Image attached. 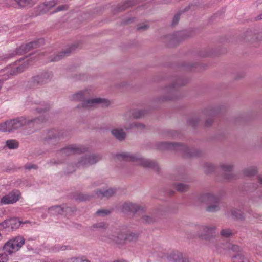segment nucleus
Wrapping results in <instances>:
<instances>
[{
  "label": "nucleus",
  "instance_id": "obj_1",
  "mask_svg": "<svg viewBox=\"0 0 262 262\" xmlns=\"http://www.w3.org/2000/svg\"><path fill=\"white\" fill-rule=\"evenodd\" d=\"M86 91H80L73 95V99L81 101V105H78V108H90L100 105L102 107H107L110 104V102L106 99L96 98L85 100Z\"/></svg>",
  "mask_w": 262,
  "mask_h": 262
},
{
  "label": "nucleus",
  "instance_id": "obj_2",
  "mask_svg": "<svg viewBox=\"0 0 262 262\" xmlns=\"http://www.w3.org/2000/svg\"><path fill=\"white\" fill-rule=\"evenodd\" d=\"M241 39L245 43L257 47L262 42V31L257 29L247 30L243 33Z\"/></svg>",
  "mask_w": 262,
  "mask_h": 262
},
{
  "label": "nucleus",
  "instance_id": "obj_3",
  "mask_svg": "<svg viewBox=\"0 0 262 262\" xmlns=\"http://www.w3.org/2000/svg\"><path fill=\"white\" fill-rule=\"evenodd\" d=\"M198 200L201 203L208 205L206 210L209 212H215L220 209L219 206L220 199L212 193L202 194L199 196Z\"/></svg>",
  "mask_w": 262,
  "mask_h": 262
},
{
  "label": "nucleus",
  "instance_id": "obj_4",
  "mask_svg": "<svg viewBox=\"0 0 262 262\" xmlns=\"http://www.w3.org/2000/svg\"><path fill=\"white\" fill-rule=\"evenodd\" d=\"M157 148L160 150H181L183 152V155L186 157H191L194 156V154L190 151V149H188L184 145L179 143L161 142L157 145Z\"/></svg>",
  "mask_w": 262,
  "mask_h": 262
},
{
  "label": "nucleus",
  "instance_id": "obj_5",
  "mask_svg": "<svg viewBox=\"0 0 262 262\" xmlns=\"http://www.w3.org/2000/svg\"><path fill=\"white\" fill-rule=\"evenodd\" d=\"M117 157L119 159H122L126 161H139V163L144 167L158 169V166L155 162L143 159L132 154L128 153L122 154L118 155Z\"/></svg>",
  "mask_w": 262,
  "mask_h": 262
},
{
  "label": "nucleus",
  "instance_id": "obj_6",
  "mask_svg": "<svg viewBox=\"0 0 262 262\" xmlns=\"http://www.w3.org/2000/svg\"><path fill=\"white\" fill-rule=\"evenodd\" d=\"M30 121H27L25 118L21 117L7 121L3 124H0V130L2 132H11L26 125Z\"/></svg>",
  "mask_w": 262,
  "mask_h": 262
},
{
  "label": "nucleus",
  "instance_id": "obj_7",
  "mask_svg": "<svg viewBox=\"0 0 262 262\" xmlns=\"http://www.w3.org/2000/svg\"><path fill=\"white\" fill-rule=\"evenodd\" d=\"M25 239L22 236H17L8 241L4 246L5 252L11 254L13 252L18 251L24 244Z\"/></svg>",
  "mask_w": 262,
  "mask_h": 262
},
{
  "label": "nucleus",
  "instance_id": "obj_8",
  "mask_svg": "<svg viewBox=\"0 0 262 262\" xmlns=\"http://www.w3.org/2000/svg\"><path fill=\"white\" fill-rule=\"evenodd\" d=\"M216 227L214 225L203 226L198 234L199 237L207 242L215 238V232Z\"/></svg>",
  "mask_w": 262,
  "mask_h": 262
},
{
  "label": "nucleus",
  "instance_id": "obj_9",
  "mask_svg": "<svg viewBox=\"0 0 262 262\" xmlns=\"http://www.w3.org/2000/svg\"><path fill=\"white\" fill-rule=\"evenodd\" d=\"M20 198V192L19 191H12L7 195L3 196L0 200V204H13L18 201Z\"/></svg>",
  "mask_w": 262,
  "mask_h": 262
},
{
  "label": "nucleus",
  "instance_id": "obj_10",
  "mask_svg": "<svg viewBox=\"0 0 262 262\" xmlns=\"http://www.w3.org/2000/svg\"><path fill=\"white\" fill-rule=\"evenodd\" d=\"M102 157L99 155H91L82 157L79 162V166H89L100 160Z\"/></svg>",
  "mask_w": 262,
  "mask_h": 262
},
{
  "label": "nucleus",
  "instance_id": "obj_11",
  "mask_svg": "<svg viewBox=\"0 0 262 262\" xmlns=\"http://www.w3.org/2000/svg\"><path fill=\"white\" fill-rule=\"evenodd\" d=\"M221 169L227 173L225 174V178L228 180H231L236 178V175L232 173L233 165L231 163H223L220 165Z\"/></svg>",
  "mask_w": 262,
  "mask_h": 262
},
{
  "label": "nucleus",
  "instance_id": "obj_12",
  "mask_svg": "<svg viewBox=\"0 0 262 262\" xmlns=\"http://www.w3.org/2000/svg\"><path fill=\"white\" fill-rule=\"evenodd\" d=\"M20 222L16 218L10 219L5 220L0 224V229L5 228H10L12 229H16L19 227Z\"/></svg>",
  "mask_w": 262,
  "mask_h": 262
},
{
  "label": "nucleus",
  "instance_id": "obj_13",
  "mask_svg": "<svg viewBox=\"0 0 262 262\" xmlns=\"http://www.w3.org/2000/svg\"><path fill=\"white\" fill-rule=\"evenodd\" d=\"M165 93H166L167 96L166 97L160 98L159 99V101H166L169 100H173L177 99V96L176 94V90L174 88V86H169L166 88L164 90Z\"/></svg>",
  "mask_w": 262,
  "mask_h": 262
},
{
  "label": "nucleus",
  "instance_id": "obj_14",
  "mask_svg": "<svg viewBox=\"0 0 262 262\" xmlns=\"http://www.w3.org/2000/svg\"><path fill=\"white\" fill-rule=\"evenodd\" d=\"M222 246L224 249L227 248L228 250H231L234 252L238 253L242 251V248L237 245L230 243H220L217 244L216 246V249L220 252H222L221 248H222Z\"/></svg>",
  "mask_w": 262,
  "mask_h": 262
},
{
  "label": "nucleus",
  "instance_id": "obj_15",
  "mask_svg": "<svg viewBox=\"0 0 262 262\" xmlns=\"http://www.w3.org/2000/svg\"><path fill=\"white\" fill-rule=\"evenodd\" d=\"M86 150V149L85 148H81L80 147L72 145L63 149L62 150V152L64 154L70 155L75 154L82 153L85 151Z\"/></svg>",
  "mask_w": 262,
  "mask_h": 262
},
{
  "label": "nucleus",
  "instance_id": "obj_16",
  "mask_svg": "<svg viewBox=\"0 0 262 262\" xmlns=\"http://www.w3.org/2000/svg\"><path fill=\"white\" fill-rule=\"evenodd\" d=\"M38 46V41H32L25 45H22L19 49H17V51L16 54H21L30 51L31 49L37 48Z\"/></svg>",
  "mask_w": 262,
  "mask_h": 262
},
{
  "label": "nucleus",
  "instance_id": "obj_17",
  "mask_svg": "<svg viewBox=\"0 0 262 262\" xmlns=\"http://www.w3.org/2000/svg\"><path fill=\"white\" fill-rule=\"evenodd\" d=\"M115 193V190L110 188L107 190H99L96 192V196L99 199L109 198Z\"/></svg>",
  "mask_w": 262,
  "mask_h": 262
},
{
  "label": "nucleus",
  "instance_id": "obj_18",
  "mask_svg": "<svg viewBox=\"0 0 262 262\" xmlns=\"http://www.w3.org/2000/svg\"><path fill=\"white\" fill-rule=\"evenodd\" d=\"M57 4V3L55 0L47 1L39 5V9L41 12L46 13L55 6Z\"/></svg>",
  "mask_w": 262,
  "mask_h": 262
},
{
  "label": "nucleus",
  "instance_id": "obj_19",
  "mask_svg": "<svg viewBox=\"0 0 262 262\" xmlns=\"http://www.w3.org/2000/svg\"><path fill=\"white\" fill-rule=\"evenodd\" d=\"M141 207L132 203H125L122 206V211L125 212H136L141 209Z\"/></svg>",
  "mask_w": 262,
  "mask_h": 262
},
{
  "label": "nucleus",
  "instance_id": "obj_20",
  "mask_svg": "<svg viewBox=\"0 0 262 262\" xmlns=\"http://www.w3.org/2000/svg\"><path fill=\"white\" fill-rule=\"evenodd\" d=\"M50 74L45 73L33 78V82L34 84H43L47 82L49 79Z\"/></svg>",
  "mask_w": 262,
  "mask_h": 262
},
{
  "label": "nucleus",
  "instance_id": "obj_21",
  "mask_svg": "<svg viewBox=\"0 0 262 262\" xmlns=\"http://www.w3.org/2000/svg\"><path fill=\"white\" fill-rule=\"evenodd\" d=\"M28 66V62L27 61V62H24L20 66L12 68L11 69H10V68H7L6 70L8 72H10V75H13L24 71Z\"/></svg>",
  "mask_w": 262,
  "mask_h": 262
},
{
  "label": "nucleus",
  "instance_id": "obj_22",
  "mask_svg": "<svg viewBox=\"0 0 262 262\" xmlns=\"http://www.w3.org/2000/svg\"><path fill=\"white\" fill-rule=\"evenodd\" d=\"M125 237L126 234L120 233L117 236L111 235L109 238L117 244H122L126 242Z\"/></svg>",
  "mask_w": 262,
  "mask_h": 262
},
{
  "label": "nucleus",
  "instance_id": "obj_23",
  "mask_svg": "<svg viewBox=\"0 0 262 262\" xmlns=\"http://www.w3.org/2000/svg\"><path fill=\"white\" fill-rule=\"evenodd\" d=\"M112 135L119 140H123L126 136L125 133L122 129H114L111 131Z\"/></svg>",
  "mask_w": 262,
  "mask_h": 262
},
{
  "label": "nucleus",
  "instance_id": "obj_24",
  "mask_svg": "<svg viewBox=\"0 0 262 262\" xmlns=\"http://www.w3.org/2000/svg\"><path fill=\"white\" fill-rule=\"evenodd\" d=\"M175 262H188L186 257H183L182 253L178 252H174L170 255Z\"/></svg>",
  "mask_w": 262,
  "mask_h": 262
},
{
  "label": "nucleus",
  "instance_id": "obj_25",
  "mask_svg": "<svg viewBox=\"0 0 262 262\" xmlns=\"http://www.w3.org/2000/svg\"><path fill=\"white\" fill-rule=\"evenodd\" d=\"M17 4L21 8L31 7L35 3L33 0H14Z\"/></svg>",
  "mask_w": 262,
  "mask_h": 262
},
{
  "label": "nucleus",
  "instance_id": "obj_26",
  "mask_svg": "<svg viewBox=\"0 0 262 262\" xmlns=\"http://www.w3.org/2000/svg\"><path fill=\"white\" fill-rule=\"evenodd\" d=\"M231 215L236 219L240 221H244L245 219L244 213L240 210L233 209L231 211Z\"/></svg>",
  "mask_w": 262,
  "mask_h": 262
},
{
  "label": "nucleus",
  "instance_id": "obj_27",
  "mask_svg": "<svg viewBox=\"0 0 262 262\" xmlns=\"http://www.w3.org/2000/svg\"><path fill=\"white\" fill-rule=\"evenodd\" d=\"M75 48V47L74 46H72L66 50L60 52L58 55L54 57V61H58L62 57L68 56Z\"/></svg>",
  "mask_w": 262,
  "mask_h": 262
},
{
  "label": "nucleus",
  "instance_id": "obj_28",
  "mask_svg": "<svg viewBox=\"0 0 262 262\" xmlns=\"http://www.w3.org/2000/svg\"><path fill=\"white\" fill-rule=\"evenodd\" d=\"M257 172V169L255 167L246 168L243 170V174L245 176L251 177L255 176Z\"/></svg>",
  "mask_w": 262,
  "mask_h": 262
},
{
  "label": "nucleus",
  "instance_id": "obj_29",
  "mask_svg": "<svg viewBox=\"0 0 262 262\" xmlns=\"http://www.w3.org/2000/svg\"><path fill=\"white\" fill-rule=\"evenodd\" d=\"M145 127V126L144 124L138 122L132 123L130 124H129L128 125H125L124 126V128L126 129H129L133 128H136L138 129L142 130L144 129Z\"/></svg>",
  "mask_w": 262,
  "mask_h": 262
},
{
  "label": "nucleus",
  "instance_id": "obj_30",
  "mask_svg": "<svg viewBox=\"0 0 262 262\" xmlns=\"http://www.w3.org/2000/svg\"><path fill=\"white\" fill-rule=\"evenodd\" d=\"M135 4L134 1L133 0H129L126 2H125L121 5L119 6L118 9L119 11H123L125 10L126 9L129 8L130 6H132Z\"/></svg>",
  "mask_w": 262,
  "mask_h": 262
},
{
  "label": "nucleus",
  "instance_id": "obj_31",
  "mask_svg": "<svg viewBox=\"0 0 262 262\" xmlns=\"http://www.w3.org/2000/svg\"><path fill=\"white\" fill-rule=\"evenodd\" d=\"M138 238V235L134 233H129L126 234V242H135Z\"/></svg>",
  "mask_w": 262,
  "mask_h": 262
},
{
  "label": "nucleus",
  "instance_id": "obj_32",
  "mask_svg": "<svg viewBox=\"0 0 262 262\" xmlns=\"http://www.w3.org/2000/svg\"><path fill=\"white\" fill-rule=\"evenodd\" d=\"M189 186L183 183H178L176 185V189L181 192L187 191L189 189Z\"/></svg>",
  "mask_w": 262,
  "mask_h": 262
},
{
  "label": "nucleus",
  "instance_id": "obj_33",
  "mask_svg": "<svg viewBox=\"0 0 262 262\" xmlns=\"http://www.w3.org/2000/svg\"><path fill=\"white\" fill-rule=\"evenodd\" d=\"M233 234L232 230L230 229H223L220 232V235L224 237L228 238Z\"/></svg>",
  "mask_w": 262,
  "mask_h": 262
},
{
  "label": "nucleus",
  "instance_id": "obj_34",
  "mask_svg": "<svg viewBox=\"0 0 262 262\" xmlns=\"http://www.w3.org/2000/svg\"><path fill=\"white\" fill-rule=\"evenodd\" d=\"M6 145L9 149H16L18 147V143L14 140H9L6 141Z\"/></svg>",
  "mask_w": 262,
  "mask_h": 262
},
{
  "label": "nucleus",
  "instance_id": "obj_35",
  "mask_svg": "<svg viewBox=\"0 0 262 262\" xmlns=\"http://www.w3.org/2000/svg\"><path fill=\"white\" fill-rule=\"evenodd\" d=\"M111 213V210L106 209H99L96 212L97 216H104L110 214Z\"/></svg>",
  "mask_w": 262,
  "mask_h": 262
},
{
  "label": "nucleus",
  "instance_id": "obj_36",
  "mask_svg": "<svg viewBox=\"0 0 262 262\" xmlns=\"http://www.w3.org/2000/svg\"><path fill=\"white\" fill-rule=\"evenodd\" d=\"M145 114V112L144 111L139 110L134 111L132 113V115L134 118L139 119L144 116Z\"/></svg>",
  "mask_w": 262,
  "mask_h": 262
},
{
  "label": "nucleus",
  "instance_id": "obj_37",
  "mask_svg": "<svg viewBox=\"0 0 262 262\" xmlns=\"http://www.w3.org/2000/svg\"><path fill=\"white\" fill-rule=\"evenodd\" d=\"M49 209L53 214H61L63 211V208L60 206L52 207Z\"/></svg>",
  "mask_w": 262,
  "mask_h": 262
},
{
  "label": "nucleus",
  "instance_id": "obj_38",
  "mask_svg": "<svg viewBox=\"0 0 262 262\" xmlns=\"http://www.w3.org/2000/svg\"><path fill=\"white\" fill-rule=\"evenodd\" d=\"M91 196L90 195L84 194H78L75 198V199L79 201H85L89 200Z\"/></svg>",
  "mask_w": 262,
  "mask_h": 262
},
{
  "label": "nucleus",
  "instance_id": "obj_39",
  "mask_svg": "<svg viewBox=\"0 0 262 262\" xmlns=\"http://www.w3.org/2000/svg\"><path fill=\"white\" fill-rule=\"evenodd\" d=\"M67 262H90L84 257H74L70 258Z\"/></svg>",
  "mask_w": 262,
  "mask_h": 262
},
{
  "label": "nucleus",
  "instance_id": "obj_40",
  "mask_svg": "<svg viewBox=\"0 0 262 262\" xmlns=\"http://www.w3.org/2000/svg\"><path fill=\"white\" fill-rule=\"evenodd\" d=\"M130 119H131L130 114L129 113H126V114H125L124 115H123V116H122V120L124 122V126L125 125H128L129 124H131V123H129V120H130Z\"/></svg>",
  "mask_w": 262,
  "mask_h": 262
},
{
  "label": "nucleus",
  "instance_id": "obj_41",
  "mask_svg": "<svg viewBox=\"0 0 262 262\" xmlns=\"http://www.w3.org/2000/svg\"><path fill=\"white\" fill-rule=\"evenodd\" d=\"M244 256L237 254L232 257V262H244Z\"/></svg>",
  "mask_w": 262,
  "mask_h": 262
},
{
  "label": "nucleus",
  "instance_id": "obj_42",
  "mask_svg": "<svg viewBox=\"0 0 262 262\" xmlns=\"http://www.w3.org/2000/svg\"><path fill=\"white\" fill-rule=\"evenodd\" d=\"M107 225L104 222H100L93 225V227L99 229H105Z\"/></svg>",
  "mask_w": 262,
  "mask_h": 262
},
{
  "label": "nucleus",
  "instance_id": "obj_43",
  "mask_svg": "<svg viewBox=\"0 0 262 262\" xmlns=\"http://www.w3.org/2000/svg\"><path fill=\"white\" fill-rule=\"evenodd\" d=\"M199 122V119L197 118H192L189 120L188 123L192 126H195Z\"/></svg>",
  "mask_w": 262,
  "mask_h": 262
},
{
  "label": "nucleus",
  "instance_id": "obj_44",
  "mask_svg": "<svg viewBox=\"0 0 262 262\" xmlns=\"http://www.w3.org/2000/svg\"><path fill=\"white\" fill-rule=\"evenodd\" d=\"M143 222L150 223L154 221V219L150 216H143L142 218Z\"/></svg>",
  "mask_w": 262,
  "mask_h": 262
},
{
  "label": "nucleus",
  "instance_id": "obj_45",
  "mask_svg": "<svg viewBox=\"0 0 262 262\" xmlns=\"http://www.w3.org/2000/svg\"><path fill=\"white\" fill-rule=\"evenodd\" d=\"M68 8H69V7L67 5L59 6L58 7H57L56 10L54 11V13L57 12L61 11L67 10L68 9Z\"/></svg>",
  "mask_w": 262,
  "mask_h": 262
},
{
  "label": "nucleus",
  "instance_id": "obj_46",
  "mask_svg": "<svg viewBox=\"0 0 262 262\" xmlns=\"http://www.w3.org/2000/svg\"><path fill=\"white\" fill-rule=\"evenodd\" d=\"M205 171L207 173H209L214 169V166L212 164L207 163L205 166Z\"/></svg>",
  "mask_w": 262,
  "mask_h": 262
},
{
  "label": "nucleus",
  "instance_id": "obj_47",
  "mask_svg": "<svg viewBox=\"0 0 262 262\" xmlns=\"http://www.w3.org/2000/svg\"><path fill=\"white\" fill-rule=\"evenodd\" d=\"M8 260V255L6 253L0 254V262H6Z\"/></svg>",
  "mask_w": 262,
  "mask_h": 262
},
{
  "label": "nucleus",
  "instance_id": "obj_48",
  "mask_svg": "<svg viewBox=\"0 0 262 262\" xmlns=\"http://www.w3.org/2000/svg\"><path fill=\"white\" fill-rule=\"evenodd\" d=\"M179 19H180V14H176L173 17V20L172 22V25L173 26H174L175 25H176L178 23Z\"/></svg>",
  "mask_w": 262,
  "mask_h": 262
},
{
  "label": "nucleus",
  "instance_id": "obj_49",
  "mask_svg": "<svg viewBox=\"0 0 262 262\" xmlns=\"http://www.w3.org/2000/svg\"><path fill=\"white\" fill-rule=\"evenodd\" d=\"M38 167L36 165L33 164H28L25 166V168L26 169L30 170L32 169H36Z\"/></svg>",
  "mask_w": 262,
  "mask_h": 262
},
{
  "label": "nucleus",
  "instance_id": "obj_50",
  "mask_svg": "<svg viewBox=\"0 0 262 262\" xmlns=\"http://www.w3.org/2000/svg\"><path fill=\"white\" fill-rule=\"evenodd\" d=\"M149 26L145 24L143 25H139L137 28V30L138 31H142V30H146L147 29H148Z\"/></svg>",
  "mask_w": 262,
  "mask_h": 262
},
{
  "label": "nucleus",
  "instance_id": "obj_51",
  "mask_svg": "<svg viewBox=\"0 0 262 262\" xmlns=\"http://www.w3.org/2000/svg\"><path fill=\"white\" fill-rule=\"evenodd\" d=\"M213 123V120L212 118H207L206 120L205 125L206 127H210Z\"/></svg>",
  "mask_w": 262,
  "mask_h": 262
},
{
  "label": "nucleus",
  "instance_id": "obj_52",
  "mask_svg": "<svg viewBox=\"0 0 262 262\" xmlns=\"http://www.w3.org/2000/svg\"><path fill=\"white\" fill-rule=\"evenodd\" d=\"M253 217H254V218L257 219L258 221H260L261 219V215L259 214H256V213L254 214L253 215Z\"/></svg>",
  "mask_w": 262,
  "mask_h": 262
},
{
  "label": "nucleus",
  "instance_id": "obj_53",
  "mask_svg": "<svg viewBox=\"0 0 262 262\" xmlns=\"http://www.w3.org/2000/svg\"><path fill=\"white\" fill-rule=\"evenodd\" d=\"M255 20H261L262 19V13L261 14H260L259 15H258V16H257L256 17H255Z\"/></svg>",
  "mask_w": 262,
  "mask_h": 262
},
{
  "label": "nucleus",
  "instance_id": "obj_54",
  "mask_svg": "<svg viewBox=\"0 0 262 262\" xmlns=\"http://www.w3.org/2000/svg\"><path fill=\"white\" fill-rule=\"evenodd\" d=\"M258 181L260 184H262V175L258 176Z\"/></svg>",
  "mask_w": 262,
  "mask_h": 262
},
{
  "label": "nucleus",
  "instance_id": "obj_55",
  "mask_svg": "<svg viewBox=\"0 0 262 262\" xmlns=\"http://www.w3.org/2000/svg\"><path fill=\"white\" fill-rule=\"evenodd\" d=\"M33 121L36 122H38L39 121L43 122L44 121V119H43L42 118L41 119L36 118V119H35Z\"/></svg>",
  "mask_w": 262,
  "mask_h": 262
},
{
  "label": "nucleus",
  "instance_id": "obj_56",
  "mask_svg": "<svg viewBox=\"0 0 262 262\" xmlns=\"http://www.w3.org/2000/svg\"><path fill=\"white\" fill-rule=\"evenodd\" d=\"M114 262H126V261L124 259H121V260H115Z\"/></svg>",
  "mask_w": 262,
  "mask_h": 262
},
{
  "label": "nucleus",
  "instance_id": "obj_57",
  "mask_svg": "<svg viewBox=\"0 0 262 262\" xmlns=\"http://www.w3.org/2000/svg\"><path fill=\"white\" fill-rule=\"evenodd\" d=\"M13 55H14V54H13V53H12V54L10 55L7 57V58H10V57H12Z\"/></svg>",
  "mask_w": 262,
  "mask_h": 262
},
{
  "label": "nucleus",
  "instance_id": "obj_58",
  "mask_svg": "<svg viewBox=\"0 0 262 262\" xmlns=\"http://www.w3.org/2000/svg\"><path fill=\"white\" fill-rule=\"evenodd\" d=\"M2 82L0 81V90L2 88Z\"/></svg>",
  "mask_w": 262,
  "mask_h": 262
},
{
  "label": "nucleus",
  "instance_id": "obj_59",
  "mask_svg": "<svg viewBox=\"0 0 262 262\" xmlns=\"http://www.w3.org/2000/svg\"><path fill=\"white\" fill-rule=\"evenodd\" d=\"M253 201L254 202H256V201H257V200H256V198H254V199H253Z\"/></svg>",
  "mask_w": 262,
  "mask_h": 262
},
{
  "label": "nucleus",
  "instance_id": "obj_60",
  "mask_svg": "<svg viewBox=\"0 0 262 262\" xmlns=\"http://www.w3.org/2000/svg\"><path fill=\"white\" fill-rule=\"evenodd\" d=\"M2 235L1 234V233H0V240L2 239Z\"/></svg>",
  "mask_w": 262,
  "mask_h": 262
},
{
  "label": "nucleus",
  "instance_id": "obj_61",
  "mask_svg": "<svg viewBox=\"0 0 262 262\" xmlns=\"http://www.w3.org/2000/svg\"><path fill=\"white\" fill-rule=\"evenodd\" d=\"M259 198H262V194L258 196Z\"/></svg>",
  "mask_w": 262,
  "mask_h": 262
},
{
  "label": "nucleus",
  "instance_id": "obj_62",
  "mask_svg": "<svg viewBox=\"0 0 262 262\" xmlns=\"http://www.w3.org/2000/svg\"><path fill=\"white\" fill-rule=\"evenodd\" d=\"M48 108H49V107H48V108H46L44 110V111H47Z\"/></svg>",
  "mask_w": 262,
  "mask_h": 262
},
{
  "label": "nucleus",
  "instance_id": "obj_63",
  "mask_svg": "<svg viewBox=\"0 0 262 262\" xmlns=\"http://www.w3.org/2000/svg\"><path fill=\"white\" fill-rule=\"evenodd\" d=\"M261 144L262 145V139L261 140Z\"/></svg>",
  "mask_w": 262,
  "mask_h": 262
}]
</instances>
